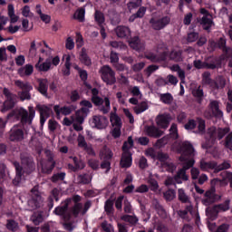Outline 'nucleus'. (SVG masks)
Masks as SVG:
<instances>
[{"label": "nucleus", "instance_id": "obj_7", "mask_svg": "<svg viewBox=\"0 0 232 232\" xmlns=\"http://www.w3.org/2000/svg\"><path fill=\"white\" fill-rule=\"evenodd\" d=\"M101 78L103 82L109 84L110 86L117 82V78L115 77V71L110 65H103L100 69Z\"/></svg>", "mask_w": 232, "mask_h": 232}, {"label": "nucleus", "instance_id": "obj_29", "mask_svg": "<svg viewBox=\"0 0 232 232\" xmlns=\"http://www.w3.org/2000/svg\"><path fill=\"white\" fill-rule=\"evenodd\" d=\"M120 164L121 168H130L131 166V153L130 151L122 153Z\"/></svg>", "mask_w": 232, "mask_h": 232}, {"label": "nucleus", "instance_id": "obj_21", "mask_svg": "<svg viewBox=\"0 0 232 232\" xmlns=\"http://www.w3.org/2000/svg\"><path fill=\"white\" fill-rule=\"evenodd\" d=\"M194 66L198 70H215L217 68V63L215 62H202L200 60H195L194 61Z\"/></svg>", "mask_w": 232, "mask_h": 232}, {"label": "nucleus", "instance_id": "obj_4", "mask_svg": "<svg viewBox=\"0 0 232 232\" xmlns=\"http://www.w3.org/2000/svg\"><path fill=\"white\" fill-rule=\"evenodd\" d=\"M8 117H15V119H20L22 124L30 125L34 121V117H35V110H34V107H29L28 111L23 108L14 109L8 114Z\"/></svg>", "mask_w": 232, "mask_h": 232}, {"label": "nucleus", "instance_id": "obj_39", "mask_svg": "<svg viewBox=\"0 0 232 232\" xmlns=\"http://www.w3.org/2000/svg\"><path fill=\"white\" fill-rule=\"evenodd\" d=\"M188 213H193V206L191 205H188L184 210L178 211L179 217L183 218V220H187V222H189V218L188 217Z\"/></svg>", "mask_w": 232, "mask_h": 232}, {"label": "nucleus", "instance_id": "obj_6", "mask_svg": "<svg viewBox=\"0 0 232 232\" xmlns=\"http://www.w3.org/2000/svg\"><path fill=\"white\" fill-rule=\"evenodd\" d=\"M14 86H16V88H19V90H21V92H18V97L22 101H30V99H32V95L30 94V92L34 90V87L30 84V82H23L21 80H15Z\"/></svg>", "mask_w": 232, "mask_h": 232}, {"label": "nucleus", "instance_id": "obj_38", "mask_svg": "<svg viewBox=\"0 0 232 232\" xmlns=\"http://www.w3.org/2000/svg\"><path fill=\"white\" fill-rule=\"evenodd\" d=\"M218 46L226 53L227 57H231L232 49L226 46V39L220 38L218 42Z\"/></svg>", "mask_w": 232, "mask_h": 232}, {"label": "nucleus", "instance_id": "obj_19", "mask_svg": "<svg viewBox=\"0 0 232 232\" xmlns=\"http://www.w3.org/2000/svg\"><path fill=\"white\" fill-rule=\"evenodd\" d=\"M14 167L15 169V177L13 179L14 186H19L21 179H23V175L24 174L23 172V167L21 166V163L18 161H14Z\"/></svg>", "mask_w": 232, "mask_h": 232}, {"label": "nucleus", "instance_id": "obj_56", "mask_svg": "<svg viewBox=\"0 0 232 232\" xmlns=\"http://www.w3.org/2000/svg\"><path fill=\"white\" fill-rule=\"evenodd\" d=\"M15 106V96L11 98H7V100L4 102V110H12Z\"/></svg>", "mask_w": 232, "mask_h": 232}, {"label": "nucleus", "instance_id": "obj_50", "mask_svg": "<svg viewBox=\"0 0 232 232\" xmlns=\"http://www.w3.org/2000/svg\"><path fill=\"white\" fill-rule=\"evenodd\" d=\"M160 100L164 104H171L173 102V96L169 92L160 94Z\"/></svg>", "mask_w": 232, "mask_h": 232}, {"label": "nucleus", "instance_id": "obj_14", "mask_svg": "<svg viewBox=\"0 0 232 232\" xmlns=\"http://www.w3.org/2000/svg\"><path fill=\"white\" fill-rule=\"evenodd\" d=\"M144 132L145 135H147L148 137H152V139H160V137H162V135H164V131L160 130V129L153 124L145 125Z\"/></svg>", "mask_w": 232, "mask_h": 232}, {"label": "nucleus", "instance_id": "obj_26", "mask_svg": "<svg viewBox=\"0 0 232 232\" xmlns=\"http://www.w3.org/2000/svg\"><path fill=\"white\" fill-rule=\"evenodd\" d=\"M199 23L202 24L203 30L209 31L211 26H213V16H211L210 14H208L200 19Z\"/></svg>", "mask_w": 232, "mask_h": 232}, {"label": "nucleus", "instance_id": "obj_25", "mask_svg": "<svg viewBox=\"0 0 232 232\" xmlns=\"http://www.w3.org/2000/svg\"><path fill=\"white\" fill-rule=\"evenodd\" d=\"M145 59L151 61V63H160L166 59V53L161 54H155L153 53H147L145 54Z\"/></svg>", "mask_w": 232, "mask_h": 232}, {"label": "nucleus", "instance_id": "obj_47", "mask_svg": "<svg viewBox=\"0 0 232 232\" xmlns=\"http://www.w3.org/2000/svg\"><path fill=\"white\" fill-rule=\"evenodd\" d=\"M161 168H163V169H166V171H169V173H173V171L177 169V166L173 164L171 160H169V161L161 163Z\"/></svg>", "mask_w": 232, "mask_h": 232}, {"label": "nucleus", "instance_id": "obj_2", "mask_svg": "<svg viewBox=\"0 0 232 232\" xmlns=\"http://www.w3.org/2000/svg\"><path fill=\"white\" fill-rule=\"evenodd\" d=\"M72 203V198H66L63 203L62 206L57 207L54 209L55 215H58L59 217H62V219L63 220V227L66 231H73V224L70 222L72 218V212L68 211V206Z\"/></svg>", "mask_w": 232, "mask_h": 232}, {"label": "nucleus", "instance_id": "obj_64", "mask_svg": "<svg viewBox=\"0 0 232 232\" xmlns=\"http://www.w3.org/2000/svg\"><path fill=\"white\" fill-rule=\"evenodd\" d=\"M101 226L103 231L113 232V226H111V224H109L108 221L102 222Z\"/></svg>", "mask_w": 232, "mask_h": 232}, {"label": "nucleus", "instance_id": "obj_33", "mask_svg": "<svg viewBox=\"0 0 232 232\" xmlns=\"http://www.w3.org/2000/svg\"><path fill=\"white\" fill-rule=\"evenodd\" d=\"M206 215L209 220H216L218 218V210L216 205L206 208Z\"/></svg>", "mask_w": 232, "mask_h": 232}, {"label": "nucleus", "instance_id": "obj_53", "mask_svg": "<svg viewBox=\"0 0 232 232\" xmlns=\"http://www.w3.org/2000/svg\"><path fill=\"white\" fill-rule=\"evenodd\" d=\"M121 220L128 222L130 226H135L139 222V218L135 216L124 215L121 217Z\"/></svg>", "mask_w": 232, "mask_h": 232}, {"label": "nucleus", "instance_id": "obj_9", "mask_svg": "<svg viewBox=\"0 0 232 232\" xmlns=\"http://www.w3.org/2000/svg\"><path fill=\"white\" fill-rule=\"evenodd\" d=\"M204 198L201 200L203 206L209 207L215 202H220L222 200V196L217 194V189L215 187H211L210 189L207 190L204 194Z\"/></svg>", "mask_w": 232, "mask_h": 232}, {"label": "nucleus", "instance_id": "obj_23", "mask_svg": "<svg viewBox=\"0 0 232 232\" xmlns=\"http://www.w3.org/2000/svg\"><path fill=\"white\" fill-rule=\"evenodd\" d=\"M37 90L44 97H48V79H38Z\"/></svg>", "mask_w": 232, "mask_h": 232}, {"label": "nucleus", "instance_id": "obj_12", "mask_svg": "<svg viewBox=\"0 0 232 232\" xmlns=\"http://www.w3.org/2000/svg\"><path fill=\"white\" fill-rule=\"evenodd\" d=\"M8 140L11 142H23L24 140V130L14 125L8 132Z\"/></svg>", "mask_w": 232, "mask_h": 232}, {"label": "nucleus", "instance_id": "obj_60", "mask_svg": "<svg viewBox=\"0 0 232 232\" xmlns=\"http://www.w3.org/2000/svg\"><path fill=\"white\" fill-rule=\"evenodd\" d=\"M221 179H225L227 180V184L229 183V186L232 189V172L229 171H223L220 173Z\"/></svg>", "mask_w": 232, "mask_h": 232}, {"label": "nucleus", "instance_id": "obj_57", "mask_svg": "<svg viewBox=\"0 0 232 232\" xmlns=\"http://www.w3.org/2000/svg\"><path fill=\"white\" fill-rule=\"evenodd\" d=\"M229 168H231V164H229V162L227 161H224L223 163L218 165L216 163V167H215V173H218L220 171H224V169H229Z\"/></svg>", "mask_w": 232, "mask_h": 232}, {"label": "nucleus", "instance_id": "obj_44", "mask_svg": "<svg viewBox=\"0 0 232 232\" xmlns=\"http://www.w3.org/2000/svg\"><path fill=\"white\" fill-rule=\"evenodd\" d=\"M213 82L214 81L211 79V72H204L202 73V84L210 86V88H211L213 86Z\"/></svg>", "mask_w": 232, "mask_h": 232}, {"label": "nucleus", "instance_id": "obj_61", "mask_svg": "<svg viewBox=\"0 0 232 232\" xmlns=\"http://www.w3.org/2000/svg\"><path fill=\"white\" fill-rule=\"evenodd\" d=\"M130 148H133V138H132L131 136H130V137L128 138V140L125 141V142L123 143V145H122L123 153H124L125 151H129V150H130Z\"/></svg>", "mask_w": 232, "mask_h": 232}, {"label": "nucleus", "instance_id": "obj_1", "mask_svg": "<svg viewBox=\"0 0 232 232\" xmlns=\"http://www.w3.org/2000/svg\"><path fill=\"white\" fill-rule=\"evenodd\" d=\"M177 151L180 153L179 160L185 162L181 169L185 172L188 171L190 168L195 166V160L193 156L195 155V149L189 141H180L177 145Z\"/></svg>", "mask_w": 232, "mask_h": 232}, {"label": "nucleus", "instance_id": "obj_52", "mask_svg": "<svg viewBox=\"0 0 232 232\" xmlns=\"http://www.w3.org/2000/svg\"><path fill=\"white\" fill-rule=\"evenodd\" d=\"M229 204H231L230 199H226L224 203L215 205L218 212L220 213V211H229Z\"/></svg>", "mask_w": 232, "mask_h": 232}, {"label": "nucleus", "instance_id": "obj_16", "mask_svg": "<svg viewBox=\"0 0 232 232\" xmlns=\"http://www.w3.org/2000/svg\"><path fill=\"white\" fill-rule=\"evenodd\" d=\"M36 108L40 112V124L44 126L46 120L50 117V113H52V108L46 105H38Z\"/></svg>", "mask_w": 232, "mask_h": 232}, {"label": "nucleus", "instance_id": "obj_8", "mask_svg": "<svg viewBox=\"0 0 232 232\" xmlns=\"http://www.w3.org/2000/svg\"><path fill=\"white\" fill-rule=\"evenodd\" d=\"M30 209H39L43 206V197L39 192V187L35 186L31 189V199L28 200Z\"/></svg>", "mask_w": 232, "mask_h": 232}, {"label": "nucleus", "instance_id": "obj_58", "mask_svg": "<svg viewBox=\"0 0 232 232\" xmlns=\"http://www.w3.org/2000/svg\"><path fill=\"white\" fill-rule=\"evenodd\" d=\"M158 160H160V162H161V164H164V162H168L169 160H171L169 159V155L168 153L162 152V151H159L157 152V158Z\"/></svg>", "mask_w": 232, "mask_h": 232}, {"label": "nucleus", "instance_id": "obj_55", "mask_svg": "<svg viewBox=\"0 0 232 232\" xmlns=\"http://www.w3.org/2000/svg\"><path fill=\"white\" fill-rule=\"evenodd\" d=\"M146 110H148V102H141L140 104L134 107V111L137 115L146 111Z\"/></svg>", "mask_w": 232, "mask_h": 232}, {"label": "nucleus", "instance_id": "obj_62", "mask_svg": "<svg viewBox=\"0 0 232 232\" xmlns=\"http://www.w3.org/2000/svg\"><path fill=\"white\" fill-rule=\"evenodd\" d=\"M82 211V203H76L72 208V214L73 217L77 218L79 217V213Z\"/></svg>", "mask_w": 232, "mask_h": 232}, {"label": "nucleus", "instance_id": "obj_49", "mask_svg": "<svg viewBox=\"0 0 232 232\" xmlns=\"http://www.w3.org/2000/svg\"><path fill=\"white\" fill-rule=\"evenodd\" d=\"M211 185L217 186L218 188H226V186H227V180H226L225 178H222L221 179L217 178L212 179Z\"/></svg>", "mask_w": 232, "mask_h": 232}, {"label": "nucleus", "instance_id": "obj_59", "mask_svg": "<svg viewBox=\"0 0 232 232\" xmlns=\"http://www.w3.org/2000/svg\"><path fill=\"white\" fill-rule=\"evenodd\" d=\"M8 15L11 19V23H17V21H19V17L17 15H15V14L14 12L13 5H8Z\"/></svg>", "mask_w": 232, "mask_h": 232}, {"label": "nucleus", "instance_id": "obj_37", "mask_svg": "<svg viewBox=\"0 0 232 232\" xmlns=\"http://www.w3.org/2000/svg\"><path fill=\"white\" fill-rule=\"evenodd\" d=\"M178 198L182 204H189L191 202V198L186 193L184 188H179L178 190Z\"/></svg>", "mask_w": 232, "mask_h": 232}, {"label": "nucleus", "instance_id": "obj_45", "mask_svg": "<svg viewBox=\"0 0 232 232\" xmlns=\"http://www.w3.org/2000/svg\"><path fill=\"white\" fill-rule=\"evenodd\" d=\"M31 220H32L33 224H34V226H39V224H41L44 220L43 212H41V211L34 212L31 216Z\"/></svg>", "mask_w": 232, "mask_h": 232}, {"label": "nucleus", "instance_id": "obj_43", "mask_svg": "<svg viewBox=\"0 0 232 232\" xmlns=\"http://www.w3.org/2000/svg\"><path fill=\"white\" fill-rule=\"evenodd\" d=\"M18 73L21 77H24V75H32V73H34V66L26 64L24 67L18 70Z\"/></svg>", "mask_w": 232, "mask_h": 232}, {"label": "nucleus", "instance_id": "obj_20", "mask_svg": "<svg viewBox=\"0 0 232 232\" xmlns=\"http://www.w3.org/2000/svg\"><path fill=\"white\" fill-rule=\"evenodd\" d=\"M130 48H132V50H135L136 52H144V50L146 49V44L140 41L139 36H135L130 41Z\"/></svg>", "mask_w": 232, "mask_h": 232}, {"label": "nucleus", "instance_id": "obj_22", "mask_svg": "<svg viewBox=\"0 0 232 232\" xmlns=\"http://www.w3.org/2000/svg\"><path fill=\"white\" fill-rule=\"evenodd\" d=\"M170 117L168 114H160L156 118V124L160 126V128H163L166 130L168 126H169Z\"/></svg>", "mask_w": 232, "mask_h": 232}, {"label": "nucleus", "instance_id": "obj_30", "mask_svg": "<svg viewBox=\"0 0 232 232\" xmlns=\"http://www.w3.org/2000/svg\"><path fill=\"white\" fill-rule=\"evenodd\" d=\"M80 62L82 64H84L85 66H92V59L90 56H88V53L86 52V48H82V51L80 52Z\"/></svg>", "mask_w": 232, "mask_h": 232}, {"label": "nucleus", "instance_id": "obj_13", "mask_svg": "<svg viewBox=\"0 0 232 232\" xmlns=\"http://www.w3.org/2000/svg\"><path fill=\"white\" fill-rule=\"evenodd\" d=\"M92 101L95 106H101L99 110L104 115H106V113H110V110H111V108L110 107V99L108 97H105L104 100H102V98L95 96L92 97ZM102 104H104V106H102Z\"/></svg>", "mask_w": 232, "mask_h": 232}, {"label": "nucleus", "instance_id": "obj_31", "mask_svg": "<svg viewBox=\"0 0 232 232\" xmlns=\"http://www.w3.org/2000/svg\"><path fill=\"white\" fill-rule=\"evenodd\" d=\"M211 88L213 90H222L226 88V78H224V76H218L216 81L212 82Z\"/></svg>", "mask_w": 232, "mask_h": 232}, {"label": "nucleus", "instance_id": "obj_10", "mask_svg": "<svg viewBox=\"0 0 232 232\" xmlns=\"http://www.w3.org/2000/svg\"><path fill=\"white\" fill-rule=\"evenodd\" d=\"M208 108L210 111H206L204 112V116L207 119H212V117H216L217 119H222L224 113L222 112V111H220V105L218 101H210Z\"/></svg>", "mask_w": 232, "mask_h": 232}, {"label": "nucleus", "instance_id": "obj_54", "mask_svg": "<svg viewBox=\"0 0 232 232\" xmlns=\"http://www.w3.org/2000/svg\"><path fill=\"white\" fill-rule=\"evenodd\" d=\"M163 197L167 202H171L177 197V192L175 189H169L163 193Z\"/></svg>", "mask_w": 232, "mask_h": 232}, {"label": "nucleus", "instance_id": "obj_48", "mask_svg": "<svg viewBox=\"0 0 232 232\" xmlns=\"http://www.w3.org/2000/svg\"><path fill=\"white\" fill-rule=\"evenodd\" d=\"M78 184H90L92 182V176L89 174H81L77 177Z\"/></svg>", "mask_w": 232, "mask_h": 232}, {"label": "nucleus", "instance_id": "obj_32", "mask_svg": "<svg viewBox=\"0 0 232 232\" xmlns=\"http://www.w3.org/2000/svg\"><path fill=\"white\" fill-rule=\"evenodd\" d=\"M153 207H154V209H156L158 215H160L161 218H168V213L166 212V209H164V207L160 205L159 200L157 199L153 200Z\"/></svg>", "mask_w": 232, "mask_h": 232}, {"label": "nucleus", "instance_id": "obj_51", "mask_svg": "<svg viewBox=\"0 0 232 232\" xmlns=\"http://www.w3.org/2000/svg\"><path fill=\"white\" fill-rule=\"evenodd\" d=\"M86 10L83 7L79 8L74 14V19H77L80 23H84V15Z\"/></svg>", "mask_w": 232, "mask_h": 232}, {"label": "nucleus", "instance_id": "obj_5", "mask_svg": "<svg viewBox=\"0 0 232 232\" xmlns=\"http://www.w3.org/2000/svg\"><path fill=\"white\" fill-rule=\"evenodd\" d=\"M20 162L23 173H25V175H32V173L35 171V161H34V157L27 152L20 153Z\"/></svg>", "mask_w": 232, "mask_h": 232}, {"label": "nucleus", "instance_id": "obj_36", "mask_svg": "<svg viewBox=\"0 0 232 232\" xmlns=\"http://www.w3.org/2000/svg\"><path fill=\"white\" fill-rule=\"evenodd\" d=\"M199 168L202 171H208V169H214L217 168V162L215 161H206L205 160H201L199 162Z\"/></svg>", "mask_w": 232, "mask_h": 232}, {"label": "nucleus", "instance_id": "obj_34", "mask_svg": "<svg viewBox=\"0 0 232 232\" xmlns=\"http://www.w3.org/2000/svg\"><path fill=\"white\" fill-rule=\"evenodd\" d=\"M174 180L177 184H182V180L188 181L189 180V177L186 174V170L180 169L174 176Z\"/></svg>", "mask_w": 232, "mask_h": 232}, {"label": "nucleus", "instance_id": "obj_15", "mask_svg": "<svg viewBox=\"0 0 232 232\" xmlns=\"http://www.w3.org/2000/svg\"><path fill=\"white\" fill-rule=\"evenodd\" d=\"M197 125L199 133H204V131H206V121L200 118H198L197 121H195L194 120L188 121V123L185 124V129L195 130V128H197Z\"/></svg>", "mask_w": 232, "mask_h": 232}, {"label": "nucleus", "instance_id": "obj_42", "mask_svg": "<svg viewBox=\"0 0 232 232\" xmlns=\"http://www.w3.org/2000/svg\"><path fill=\"white\" fill-rule=\"evenodd\" d=\"M5 227L8 231L15 232L19 230V223L14 219H7Z\"/></svg>", "mask_w": 232, "mask_h": 232}, {"label": "nucleus", "instance_id": "obj_46", "mask_svg": "<svg viewBox=\"0 0 232 232\" xmlns=\"http://www.w3.org/2000/svg\"><path fill=\"white\" fill-rule=\"evenodd\" d=\"M42 173L44 175H50L52 171H53V168H55V162H53V164L50 163H42Z\"/></svg>", "mask_w": 232, "mask_h": 232}, {"label": "nucleus", "instance_id": "obj_27", "mask_svg": "<svg viewBox=\"0 0 232 232\" xmlns=\"http://www.w3.org/2000/svg\"><path fill=\"white\" fill-rule=\"evenodd\" d=\"M53 110L56 113V115H61V113L63 115H70V113H72V111H73V110H75V107H73V105L71 106H64V107H59V105H55L53 107Z\"/></svg>", "mask_w": 232, "mask_h": 232}, {"label": "nucleus", "instance_id": "obj_41", "mask_svg": "<svg viewBox=\"0 0 232 232\" xmlns=\"http://www.w3.org/2000/svg\"><path fill=\"white\" fill-rule=\"evenodd\" d=\"M110 120L113 128H122V121L121 117H119V115L116 113L111 112Z\"/></svg>", "mask_w": 232, "mask_h": 232}, {"label": "nucleus", "instance_id": "obj_18", "mask_svg": "<svg viewBox=\"0 0 232 232\" xmlns=\"http://www.w3.org/2000/svg\"><path fill=\"white\" fill-rule=\"evenodd\" d=\"M115 34L120 39H130L131 37V30L125 25H119L115 28Z\"/></svg>", "mask_w": 232, "mask_h": 232}, {"label": "nucleus", "instance_id": "obj_11", "mask_svg": "<svg viewBox=\"0 0 232 232\" xmlns=\"http://www.w3.org/2000/svg\"><path fill=\"white\" fill-rule=\"evenodd\" d=\"M171 23L169 16H163L161 18L153 17L150 20V24L152 30H164L168 24Z\"/></svg>", "mask_w": 232, "mask_h": 232}, {"label": "nucleus", "instance_id": "obj_24", "mask_svg": "<svg viewBox=\"0 0 232 232\" xmlns=\"http://www.w3.org/2000/svg\"><path fill=\"white\" fill-rule=\"evenodd\" d=\"M59 195H61V191L58 190L57 188H54L51 191V195L48 197V199H47V206L49 209H52V208H53V200H55L56 202L59 201Z\"/></svg>", "mask_w": 232, "mask_h": 232}, {"label": "nucleus", "instance_id": "obj_17", "mask_svg": "<svg viewBox=\"0 0 232 232\" xmlns=\"http://www.w3.org/2000/svg\"><path fill=\"white\" fill-rule=\"evenodd\" d=\"M92 122L97 130H106V128H108V124H110L108 118L101 115L93 116Z\"/></svg>", "mask_w": 232, "mask_h": 232}, {"label": "nucleus", "instance_id": "obj_40", "mask_svg": "<svg viewBox=\"0 0 232 232\" xmlns=\"http://www.w3.org/2000/svg\"><path fill=\"white\" fill-rule=\"evenodd\" d=\"M170 61H174V63H182L184 58L182 57V51L174 50L169 53Z\"/></svg>", "mask_w": 232, "mask_h": 232}, {"label": "nucleus", "instance_id": "obj_35", "mask_svg": "<svg viewBox=\"0 0 232 232\" xmlns=\"http://www.w3.org/2000/svg\"><path fill=\"white\" fill-rule=\"evenodd\" d=\"M35 68L38 72H48L52 68V58H47L43 63H37Z\"/></svg>", "mask_w": 232, "mask_h": 232}, {"label": "nucleus", "instance_id": "obj_63", "mask_svg": "<svg viewBox=\"0 0 232 232\" xmlns=\"http://www.w3.org/2000/svg\"><path fill=\"white\" fill-rule=\"evenodd\" d=\"M94 19L98 24H102L104 23V14L101 11H95Z\"/></svg>", "mask_w": 232, "mask_h": 232}, {"label": "nucleus", "instance_id": "obj_28", "mask_svg": "<svg viewBox=\"0 0 232 232\" xmlns=\"http://www.w3.org/2000/svg\"><path fill=\"white\" fill-rule=\"evenodd\" d=\"M100 160H111L113 159V152L111 150L108 149L107 146H103V148L100 150Z\"/></svg>", "mask_w": 232, "mask_h": 232}, {"label": "nucleus", "instance_id": "obj_3", "mask_svg": "<svg viewBox=\"0 0 232 232\" xmlns=\"http://www.w3.org/2000/svg\"><path fill=\"white\" fill-rule=\"evenodd\" d=\"M229 133V128H218L210 127L208 130L207 135L209 137V140H207L204 143H202L201 147L203 150H209V148H213L215 142H217V139L218 140H222L226 135Z\"/></svg>", "mask_w": 232, "mask_h": 232}]
</instances>
